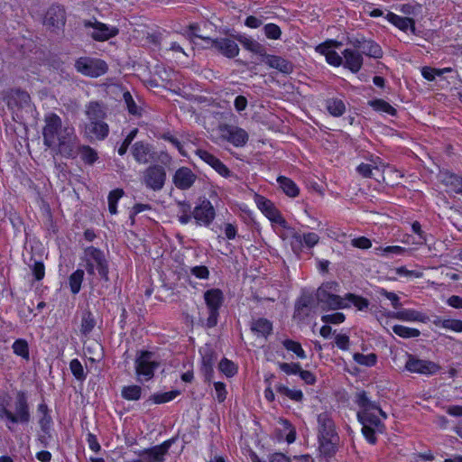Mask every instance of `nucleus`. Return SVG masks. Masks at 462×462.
Segmentation results:
<instances>
[{"label":"nucleus","instance_id":"f257e3e1","mask_svg":"<svg viewBox=\"0 0 462 462\" xmlns=\"http://www.w3.org/2000/svg\"><path fill=\"white\" fill-rule=\"evenodd\" d=\"M355 398V402L360 409L357 411V419L362 424V433L368 443L375 445L377 442L376 433H383L385 430V425L374 413L379 403L371 401L365 391L357 392Z\"/></svg>","mask_w":462,"mask_h":462},{"label":"nucleus","instance_id":"f03ea898","mask_svg":"<svg viewBox=\"0 0 462 462\" xmlns=\"http://www.w3.org/2000/svg\"><path fill=\"white\" fill-rule=\"evenodd\" d=\"M10 396L7 393L0 394V420H5L6 428L14 431L15 424H28L31 420L30 407L27 395L24 392H18L14 402L15 412L8 410Z\"/></svg>","mask_w":462,"mask_h":462},{"label":"nucleus","instance_id":"7ed1b4c3","mask_svg":"<svg viewBox=\"0 0 462 462\" xmlns=\"http://www.w3.org/2000/svg\"><path fill=\"white\" fill-rule=\"evenodd\" d=\"M82 259L88 275H95L97 271L101 280L105 282H110L109 262L101 249L92 245L86 247Z\"/></svg>","mask_w":462,"mask_h":462},{"label":"nucleus","instance_id":"20e7f679","mask_svg":"<svg viewBox=\"0 0 462 462\" xmlns=\"http://www.w3.org/2000/svg\"><path fill=\"white\" fill-rule=\"evenodd\" d=\"M160 366V362L154 360V353L148 350H139L134 359V368L137 381L148 382L154 376V371Z\"/></svg>","mask_w":462,"mask_h":462},{"label":"nucleus","instance_id":"39448f33","mask_svg":"<svg viewBox=\"0 0 462 462\" xmlns=\"http://www.w3.org/2000/svg\"><path fill=\"white\" fill-rule=\"evenodd\" d=\"M79 144L80 140L76 134L75 128L66 125L63 135L59 138L52 150L64 158L75 159L79 155Z\"/></svg>","mask_w":462,"mask_h":462},{"label":"nucleus","instance_id":"423d86ee","mask_svg":"<svg viewBox=\"0 0 462 462\" xmlns=\"http://www.w3.org/2000/svg\"><path fill=\"white\" fill-rule=\"evenodd\" d=\"M44 126L42 128L43 145L49 149H53L55 143L63 135L65 126L60 116L51 112L44 116Z\"/></svg>","mask_w":462,"mask_h":462},{"label":"nucleus","instance_id":"0eeeda50","mask_svg":"<svg viewBox=\"0 0 462 462\" xmlns=\"http://www.w3.org/2000/svg\"><path fill=\"white\" fill-rule=\"evenodd\" d=\"M131 152L136 162L140 164H147L152 162H156L158 159L164 164L171 162V157L167 152H162L161 157L157 158V153L154 147L143 141H138L132 145Z\"/></svg>","mask_w":462,"mask_h":462},{"label":"nucleus","instance_id":"6e6552de","mask_svg":"<svg viewBox=\"0 0 462 462\" xmlns=\"http://www.w3.org/2000/svg\"><path fill=\"white\" fill-rule=\"evenodd\" d=\"M167 180L166 170L162 165L154 163L149 165L141 175V182L148 189L160 191Z\"/></svg>","mask_w":462,"mask_h":462},{"label":"nucleus","instance_id":"1a4fd4ad","mask_svg":"<svg viewBox=\"0 0 462 462\" xmlns=\"http://www.w3.org/2000/svg\"><path fill=\"white\" fill-rule=\"evenodd\" d=\"M333 285H337L336 282L323 284L319 287L316 293V299L322 310H336L341 309H346L350 307V304L346 301V296L344 298L333 294L328 291L324 286L328 289H332Z\"/></svg>","mask_w":462,"mask_h":462},{"label":"nucleus","instance_id":"9d476101","mask_svg":"<svg viewBox=\"0 0 462 462\" xmlns=\"http://www.w3.org/2000/svg\"><path fill=\"white\" fill-rule=\"evenodd\" d=\"M204 300L208 310L206 326L208 328H214L217 324L219 317V309L224 302V294L220 289H209L204 292Z\"/></svg>","mask_w":462,"mask_h":462},{"label":"nucleus","instance_id":"9b49d317","mask_svg":"<svg viewBox=\"0 0 462 462\" xmlns=\"http://www.w3.org/2000/svg\"><path fill=\"white\" fill-rule=\"evenodd\" d=\"M74 67L79 73L90 78L100 77L108 69L105 60L87 56L77 59Z\"/></svg>","mask_w":462,"mask_h":462},{"label":"nucleus","instance_id":"f8f14e48","mask_svg":"<svg viewBox=\"0 0 462 462\" xmlns=\"http://www.w3.org/2000/svg\"><path fill=\"white\" fill-rule=\"evenodd\" d=\"M440 368V365L433 361L420 359L411 354H407L405 369L411 373L433 375L436 374Z\"/></svg>","mask_w":462,"mask_h":462},{"label":"nucleus","instance_id":"ddd939ff","mask_svg":"<svg viewBox=\"0 0 462 462\" xmlns=\"http://www.w3.org/2000/svg\"><path fill=\"white\" fill-rule=\"evenodd\" d=\"M178 437H173L165 440L160 445L153 446L135 452L145 462H163L165 455L169 452L171 447L176 442Z\"/></svg>","mask_w":462,"mask_h":462},{"label":"nucleus","instance_id":"4468645a","mask_svg":"<svg viewBox=\"0 0 462 462\" xmlns=\"http://www.w3.org/2000/svg\"><path fill=\"white\" fill-rule=\"evenodd\" d=\"M192 216L198 226H208L215 219L216 210L210 200L203 198L192 210Z\"/></svg>","mask_w":462,"mask_h":462},{"label":"nucleus","instance_id":"2eb2a0df","mask_svg":"<svg viewBox=\"0 0 462 462\" xmlns=\"http://www.w3.org/2000/svg\"><path fill=\"white\" fill-rule=\"evenodd\" d=\"M254 200L258 208L266 217H268L270 221L276 223L282 227H286V220L270 199L262 195L256 194Z\"/></svg>","mask_w":462,"mask_h":462},{"label":"nucleus","instance_id":"dca6fc26","mask_svg":"<svg viewBox=\"0 0 462 462\" xmlns=\"http://www.w3.org/2000/svg\"><path fill=\"white\" fill-rule=\"evenodd\" d=\"M66 23V11L60 5H51L43 19V24L52 31L61 29Z\"/></svg>","mask_w":462,"mask_h":462},{"label":"nucleus","instance_id":"f3484780","mask_svg":"<svg viewBox=\"0 0 462 462\" xmlns=\"http://www.w3.org/2000/svg\"><path fill=\"white\" fill-rule=\"evenodd\" d=\"M84 25L87 28H93V32L90 33V36L97 42L107 41L119 33L118 28L115 26H109L98 21H95L94 23L90 21H85Z\"/></svg>","mask_w":462,"mask_h":462},{"label":"nucleus","instance_id":"a211bd4d","mask_svg":"<svg viewBox=\"0 0 462 462\" xmlns=\"http://www.w3.org/2000/svg\"><path fill=\"white\" fill-rule=\"evenodd\" d=\"M197 175L186 166L180 167L172 176V182L180 190L189 189L197 180Z\"/></svg>","mask_w":462,"mask_h":462},{"label":"nucleus","instance_id":"6ab92c4d","mask_svg":"<svg viewBox=\"0 0 462 462\" xmlns=\"http://www.w3.org/2000/svg\"><path fill=\"white\" fill-rule=\"evenodd\" d=\"M230 35L227 38H216L215 51L227 59H234L239 54V47Z\"/></svg>","mask_w":462,"mask_h":462},{"label":"nucleus","instance_id":"aec40b11","mask_svg":"<svg viewBox=\"0 0 462 462\" xmlns=\"http://www.w3.org/2000/svg\"><path fill=\"white\" fill-rule=\"evenodd\" d=\"M195 153L206 163L210 165L222 177L231 176V171L215 155L206 150L197 149Z\"/></svg>","mask_w":462,"mask_h":462},{"label":"nucleus","instance_id":"412c9836","mask_svg":"<svg viewBox=\"0 0 462 462\" xmlns=\"http://www.w3.org/2000/svg\"><path fill=\"white\" fill-rule=\"evenodd\" d=\"M318 438H325L338 435L336 430L335 422L330 414L327 411L318 415Z\"/></svg>","mask_w":462,"mask_h":462},{"label":"nucleus","instance_id":"4be33fe9","mask_svg":"<svg viewBox=\"0 0 462 462\" xmlns=\"http://www.w3.org/2000/svg\"><path fill=\"white\" fill-rule=\"evenodd\" d=\"M343 66L351 72H358L363 65V56L360 52L351 49H346L343 52Z\"/></svg>","mask_w":462,"mask_h":462},{"label":"nucleus","instance_id":"5701e85b","mask_svg":"<svg viewBox=\"0 0 462 462\" xmlns=\"http://www.w3.org/2000/svg\"><path fill=\"white\" fill-rule=\"evenodd\" d=\"M230 36L233 39L239 42L245 50H247L254 54H257L261 57H263V55H265V51H266L265 47L263 44H261L260 42H258L257 41L254 40L253 38L248 37L245 34H241L238 32L230 33Z\"/></svg>","mask_w":462,"mask_h":462},{"label":"nucleus","instance_id":"b1692460","mask_svg":"<svg viewBox=\"0 0 462 462\" xmlns=\"http://www.w3.org/2000/svg\"><path fill=\"white\" fill-rule=\"evenodd\" d=\"M319 451L320 455L326 458H330L337 452L339 443V436H331L325 438H318Z\"/></svg>","mask_w":462,"mask_h":462},{"label":"nucleus","instance_id":"393cba45","mask_svg":"<svg viewBox=\"0 0 462 462\" xmlns=\"http://www.w3.org/2000/svg\"><path fill=\"white\" fill-rule=\"evenodd\" d=\"M262 58L270 68L276 69L282 73L290 74L293 70V64L281 56L270 55L265 51Z\"/></svg>","mask_w":462,"mask_h":462},{"label":"nucleus","instance_id":"a878e982","mask_svg":"<svg viewBox=\"0 0 462 462\" xmlns=\"http://www.w3.org/2000/svg\"><path fill=\"white\" fill-rule=\"evenodd\" d=\"M30 102V95L20 88L12 89L7 97V106L11 109L23 108L29 106Z\"/></svg>","mask_w":462,"mask_h":462},{"label":"nucleus","instance_id":"bb28decb","mask_svg":"<svg viewBox=\"0 0 462 462\" xmlns=\"http://www.w3.org/2000/svg\"><path fill=\"white\" fill-rule=\"evenodd\" d=\"M388 317L403 321H420L426 323L429 321V317L418 310L404 309L397 312H389Z\"/></svg>","mask_w":462,"mask_h":462},{"label":"nucleus","instance_id":"cd10ccee","mask_svg":"<svg viewBox=\"0 0 462 462\" xmlns=\"http://www.w3.org/2000/svg\"><path fill=\"white\" fill-rule=\"evenodd\" d=\"M314 303L313 295L306 291L301 292V295L297 299L295 302L294 317L301 316L302 318L309 316V311L312 308Z\"/></svg>","mask_w":462,"mask_h":462},{"label":"nucleus","instance_id":"c85d7f7f","mask_svg":"<svg viewBox=\"0 0 462 462\" xmlns=\"http://www.w3.org/2000/svg\"><path fill=\"white\" fill-rule=\"evenodd\" d=\"M226 139L236 147H242L248 142L249 136L245 130L240 127L226 126Z\"/></svg>","mask_w":462,"mask_h":462},{"label":"nucleus","instance_id":"c756f323","mask_svg":"<svg viewBox=\"0 0 462 462\" xmlns=\"http://www.w3.org/2000/svg\"><path fill=\"white\" fill-rule=\"evenodd\" d=\"M216 353L212 350H208L201 359L200 371L204 376L205 382L210 383L214 375V364L216 362Z\"/></svg>","mask_w":462,"mask_h":462},{"label":"nucleus","instance_id":"7c9ffc66","mask_svg":"<svg viewBox=\"0 0 462 462\" xmlns=\"http://www.w3.org/2000/svg\"><path fill=\"white\" fill-rule=\"evenodd\" d=\"M85 129L87 134L97 140H104L109 134V126L104 121L89 122Z\"/></svg>","mask_w":462,"mask_h":462},{"label":"nucleus","instance_id":"2f4dec72","mask_svg":"<svg viewBox=\"0 0 462 462\" xmlns=\"http://www.w3.org/2000/svg\"><path fill=\"white\" fill-rule=\"evenodd\" d=\"M251 330L257 336L267 338L273 333V323L265 318H259L251 323Z\"/></svg>","mask_w":462,"mask_h":462},{"label":"nucleus","instance_id":"473e14b6","mask_svg":"<svg viewBox=\"0 0 462 462\" xmlns=\"http://www.w3.org/2000/svg\"><path fill=\"white\" fill-rule=\"evenodd\" d=\"M96 325L97 319L92 311L89 309L84 310L81 314L80 333L88 337L93 331Z\"/></svg>","mask_w":462,"mask_h":462},{"label":"nucleus","instance_id":"72a5a7b5","mask_svg":"<svg viewBox=\"0 0 462 462\" xmlns=\"http://www.w3.org/2000/svg\"><path fill=\"white\" fill-rule=\"evenodd\" d=\"M86 115L89 122L104 121L106 116V113L98 102H90L86 110Z\"/></svg>","mask_w":462,"mask_h":462},{"label":"nucleus","instance_id":"f704fd0d","mask_svg":"<svg viewBox=\"0 0 462 462\" xmlns=\"http://www.w3.org/2000/svg\"><path fill=\"white\" fill-rule=\"evenodd\" d=\"M361 54H365L374 59H381L383 57V50L381 46L374 41L365 39L363 45L360 48Z\"/></svg>","mask_w":462,"mask_h":462},{"label":"nucleus","instance_id":"c9c22d12","mask_svg":"<svg viewBox=\"0 0 462 462\" xmlns=\"http://www.w3.org/2000/svg\"><path fill=\"white\" fill-rule=\"evenodd\" d=\"M79 155H80L81 161L88 166H92L99 159L97 152L87 144H79Z\"/></svg>","mask_w":462,"mask_h":462},{"label":"nucleus","instance_id":"e433bc0d","mask_svg":"<svg viewBox=\"0 0 462 462\" xmlns=\"http://www.w3.org/2000/svg\"><path fill=\"white\" fill-rule=\"evenodd\" d=\"M277 182L279 183L280 188L287 196L295 198L299 195L300 189L291 179L285 176H279Z\"/></svg>","mask_w":462,"mask_h":462},{"label":"nucleus","instance_id":"4c0bfd02","mask_svg":"<svg viewBox=\"0 0 462 462\" xmlns=\"http://www.w3.org/2000/svg\"><path fill=\"white\" fill-rule=\"evenodd\" d=\"M442 182L449 186L454 192L462 195V177L450 171L443 172Z\"/></svg>","mask_w":462,"mask_h":462},{"label":"nucleus","instance_id":"58836bf2","mask_svg":"<svg viewBox=\"0 0 462 462\" xmlns=\"http://www.w3.org/2000/svg\"><path fill=\"white\" fill-rule=\"evenodd\" d=\"M326 109L335 117H339L346 112V105L340 98H328L326 100Z\"/></svg>","mask_w":462,"mask_h":462},{"label":"nucleus","instance_id":"ea45409f","mask_svg":"<svg viewBox=\"0 0 462 462\" xmlns=\"http://www.w3.org/2000/svg\"><path fill=\"white\" fill-rule=\"evenodd\" d=\"M180 394L179 390H172L165 393H156L152 394L147 400L146 402H152L155 404H162L168 402L173 399H175L178 395Z\"/></svg>","mask_w":462,"mask_h":462},{"label":"nucleus","instance_id":"a19ab883","mask_svg":"<svg viewBox=\"0 0 462 462\" xmlns=\"http://www.w3.org/2000/svg\"><path fill=\"white\" fill-rule=\"evenodd\" d=\"M368 106L378 112L386 113L392 116L397 115V110L383 99L375 98L368 101Z\"/></svg>","mask_w":462,"mask_h":462},{"label":"nucleus","instance_id":"79ce46f5","mask_svg":"<svg viewBox=\"0 0 462 462\" xmlns=\"http://www.w3.org/2000/svg\"><path fill=\"white\" fill-rule=\"evenodd\" d=\"M84 271L77 269L69 277V285L72 294H78L81 290V284L84 280Z\"/></svg>","mask_w":462,"mask_h":462},{"label":"nucleus","instance_id":"37998d69","mask_svg":"<svg viewBox=\"0 0 462 462\" xmlns=\"http://www.w3.org/2000/svg\"><path fill=\"white\" fill-rule=\"evenodd\" d=\"M385 18L389 23L402 32H407L409 30V23H411V17L399 16L392 12H388Z\"/></svg>","mask_w":462,"mask_h":462},{"label":"nucleus","instance_id":"c03bdc74","mask_svg":"<svg viewBox=\"0 0 462 462\" xmlns=\"http://www.w3.org/2000/svg\"><path fill=\"white\" fill-rule=\"evenodd\" d=\"M275 389L278 393L283 394L292 401L298 402H301L303 401L304 397L301 390H291L282 383H278L275 386Z\"/></svg>","mask_w":462,"mask_h":462},{"label":"nucleus","instance_id":"a18cd8bd","mask_svg":"<svg viewBox=\"0 0 462 462\" xmlns=\"http://www.w3.org/2000/svg\"><path fill=\"white\" fill-rule=\"evenodd\" d=\"M433 323L437 327H441L443 328L450 329L455 332H462V320L460 319H441L440 318H438L433 321Z\"/></svg>","mask_w":462,"mask_h":462},{"label":"nucleus","instance_id":"49530a36","mask_svg":"<svg viewBox=\"0 0 462 462\" xmlns=\"http://www.w3.org/2000/svg\"><path fill=\"white\" fill-rule=\"evenodd\" d=\"M121 396L127 401H138L142 396V388L136 384L124 386Z\"/></svg>","mask_w":462,"mask_h":462},{"label":"nucleus","instance_id":"de8ad7c7","mask_svg":"<svg viewBox=\"0 0 462 462\" xmlns=\"http://www.w3.org/2000/svg\"><path fill=\"white\" fill-rule=\"evenodd\" d=\"M346 301L350 305H354L358 310L368 309L370 304L367 299L350 292L346 294Z\"/></svg>","mask_w":462,"mask_h":462},{"label":"nucleus","instance_id":"09e8293b","mask_svg":"<svg viewBox=\"0 0 462 462\" xmlns=\"http://www.w3.org/2000/svg\"><path fill=\"white\" fill-rule=\"evenodd\" d=\"M393 331L402 338L418 337L420 335V331L417 328H408L402 325H394Z\"/></svg>","mask_w":462,"mask_h":462},{"label":"nucleus","instance_id":"8fccbe9b","mask_svg":"<svg viewBox=\"0 0 462 462\" xmlns=\"http://www.w3.org/2000/svg\"><path fill=\"white\" fill-rule=\"evenodd\" d=\"M13 351L15 355L22 356L23 358L28 360L30 357L29 353V346L25 339L19 338L16 339L13 346H12Z\"/></svg>","mask_w":462,"mask_h":462},{"label":"nucleus","instance_id":"3c124183","mask_svg":"<svg viewBox=\"0 0 462 462\" xmlns=\"http://www.w3.org/2000/svg\"><path fill=\"white\" fill-rule=\"evenodd\" d=\"M29 267L32 271V273L35 281L40 282L44 278L45 266L42 261H37L33 258H31V263H29Z\"/></svg>","mask_w":462,"mask_h":462},{"label":"nucleus","instance_id":"603ef678","mask_svg":"<svg viewBox=\"0 0 462 462\" xmlns=\"http://www.w3.org/2000/svg\"><path fill=\"white\" fill-rule=\"evenodd\" d=\"M218 369L226 376V377H233L237 373V366L236 365L224 357L221 359V361L218 364Z\"/></svg>","mask_w":462,"mask_h":462},{"label":"nucleus","instance_id":"864d4df0","mask_svg":"<svg viewBox=\"0 0 462 462\" xmlns=\"http://www.w3.org/2000/svg\"><path fill=\"white\" fill-rule=\"evenodd\" d=\"M353 358L357 364L368 367L375 365L377 362V356L374 353H370L368 355L356 353L354 354Z\"/></svg>","mask_w":462,"mask_h":462},{"label":"nucleus","instance_id":"5fc2aeb1","mask_svg":"<svg viewBox=\"0 0 462 462\" xmlns=\"http://www.w3.org/2000/svg\"><path fill=\"white\" fill-rule=\"evenodd\" d=\"M124 195V190L121 189H116L108 194V210L111 214H116L117 212V202L119 199Z\"/></svg>","mask_w":462,"mask_h":462},{"label":"nucleus","instance_id":"6e6d98bb","mask_svg":"<svg viewBox=\"0 0 462 462\" xmlns=\"http://www.w3.org/2000/svg\"><path fill=\"white\" fill-rule=\"evenodd\" d=\"M376 254L381 256H389L392 254L402 255L406 253L407 249L399 245H389L386 247L379 246L375 248Z\"/></svg>","mask_w":462,"mask_h":462},{"label":"nucleus","instance_id":"4d7b16f0","mask_svg":"<svg viewBox=\"0 0 462 462\" xmlns=\"http://www.w3.org/2000/svg\"><path fill=\"white\" fill-rule=\"evenodd\" d=\"M283 346L288 350L293 352L298 357L306 358V353L299 342L291 339H285L282 341Z\"/></svg>","mask_w":462,"mask_h":462},{"label":"nucleus","instance_id":"13d9d810","mask_svg":"<svg viewBox=\"0 0 462 462\" xmlns=\"http://www.w3.org/2000/svg\"><path fill=\"white\" fill-rule=\"evenodd\" d=\"M69 369L77 380L84 381L86 379L87 374L84 372L83 365L79 359L74 358L70 361Z\"/></svg>","mask_w":462,"mask_h":462},{"label":"nucleus","instance_id":"bf43d9fd","mask_svg":"<svg viewBox=\"0 0 462 462\" xmlns=\"http://www.w3.org/2000/svg\"><path fill=\"white\" fill-rule=\"evenodd\" d=\"M123 100L125 101L127 111L130 115L133 116H141V109L134 102L133 96L129 91H125L123 94Z\"/></svg>","mask_w":462,"mask_h":462},{"label":"nucleus","instance_id":"052dcab7","mask_svg":"<svg viewBox=\"0 0 462 462\" xmlns=\"http://www.w3.org/2000/svg\"><path fill=\"white\" fill-rule=\"evenodd\" d=\"M263 32L268 39L277 40L282 35L281 28L275 23H267L263 26Z\"/></svg>","mask_w":462,"mask_h":462},{"label":"nucleus","instance_id":"680f3d73","mask_svg":"<svg viewBox=\"0 0 462 462\" xmlns=\"http://www.w3.org/2000/svg\"><path fill=\"white\" fill-rule=\"evenodd\" d=\"M279 368L288 375L291 374H299V372L301 368L300 363H284L278 362L277 363Z\"/></svg>","mask_w":462,"mask_h":462},{"label":"nucleus","instance_id":"e2e57ef3","mask_svg":"<svg viewBox=\"0 0 462 462\" xmlns=\"http://www.w3.org/2000/svg\"><path fill=\"white\" fill-rule=\"evenodd\" d=\"M422 6L420 4H403L400 7V11L406 15L416 16L421 13Z\"/></svg>","mask_w":462,"mask_h":462},{"label":"nucleus","instance_id":"0e129e2a","mask_svg":"<svg viewBox=\"0 0 462 462\" xmlns=\"http://www.w3.org/2000/svg\"><path fill=\"white\" fill-rule=\"evenodd\" d=\"M303 245L304 243L302 241L301 235L297 232L293 233L291 238V247L292 252L295 254L300 255L302 252Z\"/></svg>","mask_w":462,"mask_h":462},{"label":"nucleus","instance_id":"69168bd1","mask_svg":"<svg viewBox=\"0 0 462 462\" xmlns=\"http://www.w3.org/2000/svg\"><path fill=\"white\" fill-rule=\"evenodd\" d=\"M346 319V316L342 312H336L332 314H326L321 316V321L325 324H340Z\"/></svg>","mask_w":462,"mask_h":462},{"label":"nucleus","instance_id":"338daca9","mask_svg":"<svg viewBox=\"0 0 462 462\" xmlns=\"http://www.w3.org/2000/svg\"><path fill=\"white\" fill-rule=\"evenodd\" d=\"M200 31V26L199 23H190L186 31H185V33L184 35L193 43L197 44L196 42L194 41L195 38H199L201 37V34H199Z\"/></svg>","mask_w":462,"mask_h":462},{"label":"nucleus","instance_id":"774afa93","mask_svg":"<svg viewBox=\"0 0 462 462\" xmlns=\"http://www.w3.org/2000/svg\"><path fill=\"white\" fill-rule=\"evenodd\" d=\"M378 292L380 293V295L384 296L386 299H388L392 302V305L394 309L398 310L402 307L400 298L396 293L388 291L383 288H381L378 291Z\"/></svg>","mask_w":462,"mask_h":462}]
</instances>
